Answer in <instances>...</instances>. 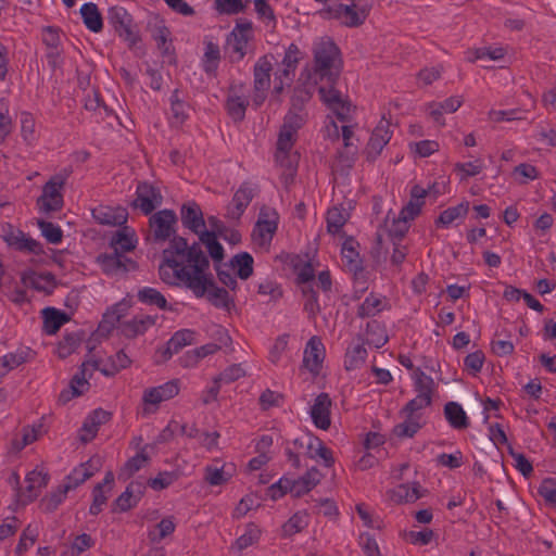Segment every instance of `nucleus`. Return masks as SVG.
Listing matches in <instances>:
<instances>
[{"label":"nucleus","mask_w":556,"mask_h":556,"mask_svg":"<svg viewBox=\"0 0 556 556\" xmlns=\"http://www.w3.org/2000/svg\"><path fill=\"white\" fill-rule=\"evenodd\" d=\"M341 247L342 261L348 270L353 273L355 276L363 274L364 266L363 260L359 256V252L355 249L354 245Z\"/></svg>","instance_id":"obj_40"},{"label":"nucleus","mask_w":556,"mask_h":556,"mask_svg":"<svg viewBox=\"0 0 556 556\" xmlns=\"http://www.w3.org/2000/svg\"><path fill=\"white\" fill-rule=\"evenodd\" d=\"M0 238L5 243H35V241L26 238L20 229L9 223L0 224Z\"/></svg>","instance_id":"obj_46"},{"label":"nucleus","mask_w":556,"mask_h":556,"mask_svg":"<svg viewBox=\"0 0 556 556\" xmlns=\"http://www.w3.org/2000/svg\"><path fill=\"white\" fill-rule=\"evenodd\" d=\"M254 7L257 17L267 27H274L276 25V17L274 11L266 0H254Z\"/></svg>","instance_id":"obj_61"},{"label":"nucleus","mask_w":556,"mask_h":556,"mask_svg":"<svg viewBox=\"0 0 556 556\" xmlns=\"http://www.w3.org/2000/svg\"><path fill=\"white\" fill-rule=\"evenodd\" d=\"M92 218L108 226H121L126 223L128 213L122 206L98 205L91 211Z\"/></svg>","instance_id":"obj_17"},{"label":"nucleus","mask_w":556,"mask_h":556,"mask_svg":"<svg viewBox=\"0 0 556 556\" xmlns=\"http://www.w3.org/2000/svg\"><path fill=\"white\" fill-rule=\"evenodd\" d=\"M249 0H215V8L220 14H238L242 12Z\"/></svg>","instance_id":"obj_60"},{"label":"nucleus","mask_w":556,"mask_h":556,"mask_svg":"<svg viewBox=\"0 0 556 556\" xmlns=\"http://www.w3.org/2000/svg\"><path fill=\"white\" fill-rule=\"evenodd\" d=\"M149 225L155 239L166 241L176 232L177 216L172 210H161L150 217Z\"/></svg>","instance_id":"obj_10"},{"label":"nucleus","mask_w":556,"mask_h":556,"mask_svg":"<svg viewBox=\"0 0 556 556\" xmlns=\"http://www.w3.org/2000/svg\"><path fill=\"white\" fill-rule=\"evenodd\" d=\"M513 175L518 184L526 185L539 178V170L531 164L522 163L514 168Z\"/></svg>","instance_id":"obj_51"},{"label":"nucleus","mask_w":556,"mask_h":556,"mask_svg":"<svg viewBox=\"0 0 556 556\" xmlns=\"http://www.w3.org/2000/svg\"><path fill=\"white\" fill-rule=\"evenodd\" d=\"M99 457H91L86 463H81L78 467L74 468L68 476H66L64 480V491H71L87 481L96 471L99 470Z\"/></svg>","instance_id":"obj_15"},{"label":"nucleus","mask_w":556,"mask_h":556,"mask_svg":"<svg viewBox=\"0 0 556 556\" xmlns=\"http://www.w3.org/2000/svg\"><path fill=\"white\" fill-rule=\"evenodd\" d=\"M469 202L465 200L443 210L435 219V225L439 228H450L462 224L469 212Z\"/></svg>","instance_id":"obj_27"},{"label":"nucleus","mask_w":556,"mask_h":556,"mask_svg":"<svg viewBox=\"0 0 556 556\" xmlns=\"http://www.w3.org/2000/svg\"><path fill=\"white\" fill-rule=\"evenodd\" d=\"M382 301L370 293L357 308L359 318H367L377 315L381 311Z\"/></svg>","instance_id":"obj_52"},{"label":"nucleus","mask_w":556,"mask_h":556,"mask_svg":"<svg viewBox=\"0 0 556 556\" xmlns=\"http://www.w3.org/2000/svg\"><path fill=\"white\" fill-rule=\"evenodd\" d=\"M179 380L173 379L161 386L147 389L143 392V402L147 404L157 405L161 402L168 401L179 393Z\"/></svg>","instance_id":"obj_23"},{"label":"nucleus","mask_w":556,"mask_h":556,"mask_svg":"<svg viewBox=\"0 0 556 556\" xmlns=\"http://www.w3.org/2000/svg\"><path fill=\"white\" fill-rule=\"evenodd\" d=\"M179 478L176 471H162L155 478H150L147 484L154 491H161L172 485Z\"/></svg>","instance_id":"obj_54"},{"label":"nucleus","mask_w":556,"mask_h":556,"mask_svg":"<svg viewBox=\"0 0 556 556\" xmlns=\"http://www.w3.org/2000/svg\"><path fill=\"white\" fill-rule=\"evenodd\" d=\"M392 137L390 121L382 117L374 128L365 153L369 160L377 159Z\"/></svg>","instance_id":"obj_12"},{"label":"nucleus","mask_w":556,"mask_h":556,"mask_svg":"<svg viewBox=\"0 0 556 556\" xmlns=\"http://www.w3.org/2000/svg\"><path fill=\"white\" fill-rule=\"evenodd\" d=\"M290 492L294 496L293 480L282 477L267 489V495L276 501Z\"/></svg>","instance_id":"obj_55"},{"label":"nucleus","mask_w":556,"mask_h":556,"mask_svg":"<svg viewBox=\"0 0 556 556\" xmlns=\"http://www.w3.org/2000/svg\"><path fill=\"white\" fill-rule=\"evenodd\" d=\"M271 71V61L264 56L257 61L254 67V88L255 96L253 102L261 105L265 100V91L269 86V73Z\"/></svg>","instance_id":"obj_16"},{"label":"nucleus","mask_w":556,"mask_h":556,"mask_svg":"<svg viewBox=\"0 0 556 556\" xmlns=\"http://www.w3.org/2000/svg\"><path fill=\"white\" fill-rule=\"evenodd\" d=\"M112 414L102 408L94 409L91 414L87 416L85 419L80 431L83 432L79 435V440L83 443H88L94 439L97 435L100 426L106 424L111 419Z\"/></svg>","instance_id":"obj_22"},{"label":"nucleus","mask_w":556,"mask_h":556,"mask_svg":"<svg viewBox=\"0 0 556 556\" xmlns=\"http://www.w3.org/2000/svg\"><path fill=\"white\" fill-rule=\"evenodd\" d=\"M538 493L540 496L544 498V501L556 507V480L553 478H545L541 485L538 489Z\"/></svg>","instance_id":"obj_63"},{"label":"nucleus","mask_w":556,"mask_h":556,"mask_svg":"<svg viewBox=\"0 0 556 556\" xmlns=\"http://www.w3.org/2000/svg\"><path fill=\"white\" fill-rule=\"evenodd\" d=\"M505 54L506 50L503 47H483L468 50L465 54V59L471 63L485 59L491 61H501Z\"/></svg>","instance_id":"obj_38"},{"label":"nucleus","mask_w":556,"mask_h":556,"mask_svg":"<svg viewBox=\"0 0 556 556\" xmlns=\"http://www.w3.org/2000/svg\"><path fill=\"white\" fill-rule=\"evenodd\" d=\"M422 189L425 191V199L430 197L437 200L439 197L451 192V178L445 173L438 174L433 179L428 180L427 186Z\"/></svg>","instance_id":"obj_34"},{"label":"nucleus","mask_w":556,"mask_h":556,"mask_svg":"<svg viewBox=\"0 0 556 556\" xmlns=\"http://www.w3.org/2000/svg\"><path fill=\"white\" fill-rule=\"evenodd\" d=\"M332 401L328 393L321 392L315 399L311 407V417L315 427L321 430H328L331 426L330 408Z\"/></svg>","instance_id":"obj_18"},{"label":"nucleus","mask_w":556,"mask_h":556,"mask_svg":"<svg viewBox=\"0 0 556 556\" xmlns=\"http://www.w3.org/2000/svg\"><path fill=\"white\" fill-rule=\"evenodd\" d=\"M66 177L63 175L53 176L43 187L42 194L38 199V206L45 213L53 212L62 206L61 190Z\"/></svg>","instance_id":"obj_9"},{"label":"nucleus","mask_w":556,"mask_h":556,"mask_svg":"<svg viewBox=\"0 0 556 556\" xmlns=\"http://www.w3.org/2000/svg\"><path fill=\"white\" fill-rule=\"evenodd\" d=\"M367 350L364 344H356L348 349L344 358V366L346 370L359 368L366 361Z\"/></svg>","instance_id":"obj_44"},{"label":"nucleus","mask_w":556,"mask_h":556,"mask_svg":"<svg viewBox=\"0 0 556 556\" xmlns=\"http://www.w3.org/2000/svg\"><path fill=\"white\" fill-rule=\"evenodd\" d=\"M146 448L147 446L142 447L140 452L125 463L123 470L127 472L128 477L139 471L150 462V456L147 454Z\"/></svg>","instance_id":"obj_59"},{"label":"nucleus","mask_w":556,"mask_h":556,"mask_svg":"<svg viewBox=\"0 0 556 556\" xmlns=\"http://www.w3.org/2000/svg\"><path fill=\"white\" fill-rule=\"evenodd\" d=\"M43 331L47 334H55L60 328L71 320V316L54 307L42 309Z\"/></svg>","instance_id":"obj_30"},{"label":"nucleus","mask_w":556,"mask_h":556,"mask_svg":"<svg viewBox=\"0 0 556 556\" xmlns=\"http://www.w3.org/2000/svg\"><path fill=\"white\" fill-rule=\"evenodd\" d=\"M194 341V331L190 329H181L176 331L167 341L166 346L160 349L161 362L168 361L174 354L179 353L185 346L192 344Z\"/></svg>","instance_id":"obj_25"},{"label":"nucleus","mask_w":556,"mask_h":556,"mask_svg":"<svg viewBox=\"0 0 556 556\" xmlns=\"http://www.w3.org/2000/svg\"><path fill=\"white\" fill-rule=\"evenodd\" d=\"M431 404V396H426V394H417L414 399L408 401L400 410V415L404 417L405 420L393 428V433L401 439L413 438L422 428V424L420 422L421 414L419 410Z\"/></svg>","instance_id":"obj_6"},{"label":"nucleus","mask_w":556,"mask_h":556,"mask_svg":"<svg viewBox=\"0 0 556 556\" xmlns=\"http://www.w3.org/2000/svg\"><path fill=\"white\" fill-rule=\"evenodd\" d=\"M409 224L402 217L387 216L383 227L378 230V243L401 240L409 229Z\"/></svg>","instance_id":"obj_24"},{"label":"nucleus","mask_w":556,"mask_h":556,"mask_svg":"<svg viewBox=\"0 0 556 556\" xmlns=\"http://www.w3.org/2000/svg\"><path fill=\"white\" fill-rule=\"evenodd\" d=\"M253 257L248 252H240L230 260V266L237 269V276L242 280L253 275Z\"/></svg>","instance_id":"obj_39"},{"label":"nucleus","mask_w":556,"mask_h":556,"mask_svg":"<svg viewBox=\"0 0 556 556\" xmlns=\"http://www.w3.org/2000/svg\"><path fill=\"white\" fill-rule=\"evenodd\" d=\"M154 324L155 317L138 315L128 321L122 323L121 330L126 338H135L139 334H143Z\"/></svg>","instance_id":"obj_31"},{"label":"nucleus","mask_w":556,"mask_h":556,"mask_svg":"<svg viewBox=\"0 0 556 556\" xmlns=\"http://www.w3.org/2000/svg\"><path fill=\"white\" fill-rule=\"evenodd\" d=\"M454 169L459 180H467L468 178L477 176L482 172L483 162L481 160H476L470 162L456 163Z\"/></svg>","instance_id":"obj_48"},{"label":"nucleus","mask_w":556,"mask_h":556,"mask_svg":"<svg viewBox=\"0 0 556 556\" xmlns=\"http://www.w3.org/2000/svg\"><path fill=\"white\" fill-rule=\"evenodd\" d=\"M230 478H231V473L226 472L224 470V467H222V468H217V467H213V466L205 467L204 479L211 485H223V484L227 483Z\"/></svg>","instance_id":"obj_62"},{"label":"nucleus","mask_w":556,"mask_h":556,"mask_svg":"<svg viewBox=\"0 0 556 556\" xmlns=\"http://www.w3.org/2000/svg\"><path fill=\"white\" fill-rule=\"evenodd\" d=\"M176 525L174 517L163 518L153 529L149 530L148 539L151 543H160L174 533Z\"/></svg>","instance_id":"obj_41"},{"label":"nucleus","mask_w":556,"mask_h":556,"mask_svg":"<svg viewBox=\"0 0 556 556\" xmlns=\"http://www.w3.org/2000/svg\"><path fill=\"white\" fill-rule=\"evenodd\" d=\"M20 122L23 140L28 144L34 143L37 139L36 123L34 116L28 112H22Z\"/></svg>","instance_id":"obj_49"},{"label":"nucleus","mask_w":556,"mask_h":556,"mask_svg":"<svg viewBox=\"0 0 556 556\" xmlns=\"http://www.w3.org/2000/svg\"><path fill=\"white\" fill-rule=\"evenodd\" d=\"M138 300L144 304L155 305L161 309H172L165 296L154 288L146 287L138 291Z\"/></svg>","instance_id":"obj_42"},{"label":"nucleus","mask_w":556,"mask_h":556,"mask_svg":"<svg viewBox=\"0 0 556 556\" xmlns=\"http://www.w3.org/2000/svg\"><path fill=\"white\" fill-rule=\"evenodd\" d=\"M426 204L425 191L422 186L416 184L412 187L409 192L408 202L402 207L399 213V216L402 217L409 225L410 223L420 215L424 206Z\"/></svg>","instance_id":"obj_21"},{"label":"nucleus","mask_w":556,"mask_h":556,"mask_svg":"<svg viewBox=\"0 0 556 556\" xmlns=\"http://www.w3.org/2000/svg\"><path fill=\"white\" fill-rule=\"evenodd\" d=\"M283 402V395L270 389L262 392L258 399L260 406L263 410H268L271 407H279Z\"/></svg>","instance_id":"obj_64"},{"label":"nucleus","mask_w":556,"mask_h":556,"mask_svg":"<svg viewBox=\"0 0 556 556\" xmlns=\"http://www.w3.org/2000/svg\"><path fill=\"white\" fill-rule=\"evenodd\" d=\"M444 416L454 429H466L469 427V419L463 408L457 402H447L444 405Z\"/></svg>","instance_id":"obj_33"},{"label":"nucleus","mask_w":556,"mask_h":556,"mask_svg":"<svg viewBox=\"0 0 556 556\" xmlns=\"http://www.w3.org/2000/svg\"><path fill=\"white\" fill-rule=\"evenodd\" d=\"M86 332L78 330L76 332L65 333L58 344V356L61 359L68 357L74 353L85 339Z\"/></svg>","instance_id":"obj_36"},{"label":"nucleus","mask_w":556,"mask_h":556,"mask_svg":"<svg viewBox=\"0 0 556 556\" xmlns=\"http://www.w3.org/2000/svg\"><path fill=\"white\" fill-rule=\"evenodd\" d=\"M350 214L343 207L333 206L328 210L326 215L327 232L332 236L333 240L343 238V227L345 226Z\"/></svg>","instance_id":"obj_28"},{"label":"nucleus","mask_w":556,"mask_h":556,"mask_svg":"<svg viewBox=\"0 0 556 556\" xmlns=\"http://www.w3.org/2000/svg\"><path fill=\"white\" fill-rule=\"evenodd\" d=\"M17 250L34 254L38 263H54L60 267H64V250L49 249V253L43 251V245H15Z\"/></svg>","instance_id":"obj_29"},{"label":"nucleus","mask_w":556,"mask_h":556,"mask_svg":"<svg viewBox=\"0 0 556 556\" xmlns=\"http://www.w3.org/2000/svg\"><path fill=\"white\" fill-rule=\"evenodd\" d=\"M253 34L252 24L250 22L237 24L232 29L228 39L230 50L236 54L237 59H242L247 52L248 42Z\"/></svg>","instance_id":"obj_19"},{"label":"nucleus","mask_w":556,"mask_h":556,"mask_svg":"<svg viewBox=\"0 0 556 556\" xmlns=\"http://www.w3.org/2000/svg\"><path fill=\"white\" fill-rule=\"evenodd\" d=\"M80 14L84 24L90 31L99 33L102 29V17L94 3H84L80 8Z\"/></svg>","instance_id":"obj_37"},{"label":"nucleus","mask_w":556,"mask_h":556,"mask_svg":"<svg viewBox=\"0 0 556 556\" xmlns=\"http://www.w3.org/2000/svg\"><path fill=\"white\" fill-rule=\"evenodd\" d=\"M298 54L299 51L294 45H291L286 51V55L282 61L283 68L281 71V75L277 77L280 79V84L275 86L276 93L281 92L285 83L289 84L291 81V78L294 74L295 64L298 62Z\"/></svg>","instance_id":"obj_32"},{"label":"nucleus","mask_w":556,"mask_h":556,"mask_svg":"<svg viewBox=\"0 0 556 556\" xmlns=\"http://www.w3.org/2000/svg\"><path fill=\"white\" fill-rule=\"evenodd\" d=\"M181 223L185 228L198 236L200 243H218L224 239L229 243H238L240 237L238 232L225 228L224 224L216 216L204 218L200 205L195 201H188L180 208Z\"/></svg>","instance_id":"obj_2"},{"label":"nucleus","mask_w":556,"mask_h":556,"mask_svg":"<svg viewBox=\"0 0 556 556\" xmlns=\"http://www.w3.org/2000/svg\"><path fill=\"white\" fill-rule=\"evenodd\" d=\"M135 481L130 482L126 490L114 501V505L121 511H128L138 504V495L135 494Z\"/></svg>","instance_id":"obj_47"},{"label":"nucleus","mask_w":556,"mask_h":556,"mask_svg":"<svg viewBox=\"0 0 556 556\" xmlns=\"http://www.w3.org/2000/svg\"><path fill=\"white\" fill-rule=\"evenodd\" d=\"M163 197L160 189L149 182H141L136 189V199L132 206L139 208L144 214H151L162 204Z\"/></svg>","instance_id":"obj_11"},{"label":"nucleus","mask_w":556,"mask_h":556,"mask_svg":"<svg viewBox=\"0 0 556 556\" xmlns=\"http://www.w3.org/2000/svg\"><path fill=\"white\" fill-rule=\"evenodd\" d=\"M315 73L313 83L304 84V91L301 98L306 101L309 98L311 89L317 84V77L327 78L332 83L340 74L342 62L337 46L330 39H321L315 47Z\"/></svg>","instance_id":"obj_3"},{"label":"nucleus","mask_w":556,"mask_h":556,"mask_svg":"<svg viewBox=\"0 0 556 556\" xmlns=\"http://www.w3.org/2000/svg\"><path fill=\"white\" fill-rule=\"evenodd\" d=\"M296 134L292 132L289 125L282 126L277 140L275 161L282 169V179L286 185L291 182L296 173L299 154L293 150Z\"/></svg>","instance_id":"obj_5"},{"label":"nucleus","mask_w":556,"mask_h":556,"mask_svg":"<svg viewBox=\"0 0 556 556\" xmlns=\"http://www.w3.org/2000/svg\"><path fill=\"white\" fill-rule=\"evenodd\" d=\"M38 227L41 232V236L50 243H59L62 240L63 232L59 225L39 220Z\"/></svg>","instance_id":"obj_58"},{"label":"nucleus","mask_w":556,"mask_h":556,"mask_svg":"<svg viewBox=\"0 0 556 556\" xmlns=\"http://www.w3.org/2000/svg\"><path fill=\"white\" fill-rule=\"evenodd\" d=\"M325 358V346L318 337H312L304 351V366L313 374H318Z\"/></svg>","instance_id":"obj_26"},{"label":"nucleus","mask_w":556,"mask_h":556,"mask_svg":"<svg viewBox=\"0 0 556 556\" xmlns=\"http://www.w3.org/2000/svg\"><path fill=\"white\" fill-rule=\"evenodd\" d=\"M321 479V473L316 467L308 469L304 476L293 480L294 497H301L315 488Z\"/></svg>","instance_id":"obj_35"},{"label":"nucleus","mask_w":556,"mask_h":556,"mask_svg":"<svg viewBox=\"0 0 556 556\" xmlns=\"http://www.w3.org/2000/svg\"><path fill=\"white\" fill-rule=\"evenodd\" d=\"M413 377L415 379L414 388L417 394H426V396L432 397L434 388L433 379L426 375L420 368L415 369Z\"/></svg>","instance_id":"obj_50"},{"label":"nucleus","mask_w":556,"mask_h":556,"mask_svg":"<svg viewBox=\"0 0 556 556\" xmlns=\"http://www.w3.org/2000/svg\"><path fill=\"white\" fill-rule=\"evenodd\" d=\"M279 215L276 210L264 207L260 211L253 228L252 237L255 243H270L278 229Z\"/></svg>","instance_id":"obj_8"},{"label":"nucleus","mask_w":556,"mask_h":556,"mask_svg":"<svg viewBox=\"0 0 556 556\" xmlns=\"http://www.w3.org/2000/svg\"><path fill=\"white\" fill-rule=\"evenodd\" d=\"M216 334H218V340H219L220 344L207 343L200 348L194 349L195 353L198 354L200 359L204 358L205 356L216 353L218 350H220L222 345L227 346L231 343V338L229 337V334L225 328L218 327Z\"/></svg>","instance_id":"obj_45"},{"label":"nucleus","mask_w":556,"mask_h":556,"mask_svg":"<svg viewBox=\"0 0 556 556\" xmlns=\"http://www.w3.org/2000/svg\"><path fill=\"white\" fill-rule=\"evenodd\" d=\"M439 143L435 140H421L409 143L410 152L417 157H428L439 151Z\"/></svg>","instance_id":"obj_56"},{"label":"nucleus","mask_w":556,"mask_h":556,"mask_svg":"<svg viewBox=\"0 0 556 556\" xmlns=\"http://www.w3.org/2000/svg\"><path fill=\"white\" fill-rule=\"evenodd\" d=\"M13 123L10 115L9 103L4 99H0V142L11 134Z\"/></svg>","instance_id":"obj_57"},{"label":"nucleus","mask_w":556,"mask_h":556,"mask_svg":"<svg viewBox=\"0 0 556 556\" xmlns=\"http://www.w3.org/2000/svg\"><path fill=\"white\" fill-rule=\"evenodd\" d=\"M319 93L323 102L338 117L339 121H346L352 112V105L343 94L333 87H320Z\"/></svg>","instance_id":"obj_13"},{"label":"nucleus","mask_w":556,"mask_h":556,"mask_svg":"<svg viewBox=\"0 0 556 556\" xmlns=\"http://www.w3.org/2000/svg\"><path fill=\"white\" fill-rule=\"evenodd\" d=\"M188 117V106L175 92L170 97V119L174 125H181Z\"/></svg>","instance_id":"obj_53"},{"label":"nucleus","mask_w":556,"mask_h":556,"mask_svg":"<svg viewBox=\"0 0 556 556\" xmlns=\"http://www.w3.org/2000/svg\"><path fill=\"white\" fill-rule=\"evenodd\" d=\"M203 278V285L205 288V294L207 301L217 308H225L227 311L233 306V300L229 296L228 291L225 288H219L215 285L212 275H206V270H202L199 274Z\"/></svg>","instance_id":"obj_14"},{"label":"nucleus","mask_w":556,"mask_h":556,"mask_svg":"<svg viewBox=\"0 0 556 556\" xmlns=\"http://www.w3.org/2000/svg\"><path fill=\"white\" fill-rule=\"evenodd\" d=\"M370 8L371 0H350L345 3L329 4L320 11V14L344 26L357 27L366 21Z\"/></svg>","instance_id":"obj_4"},{"label":"nucleus","mask_w":556,"mask_h":556,"mask_svg":"<svg viewBox=\"0 0 556 556\" xmlns=\"http://www.w3.org/2000/svg\"><path fill=\"white\" fill-rule=\"evenodd\" d=\"M114 248L112 253H104L98 256V262L102 270L108 275H116L136 269L135 261L126 257V252H132L137 245H111Z\"/></svg>","instance_id":"obj_7"},{"label":"nucleus","mask_w":556,"mask_h":556,"mask_svg":"<svg viewBox=\"0 0 556 556\" xmlns=\"http://www.w3.org/2000/svg\"><path fill=\"white\" fill-rule=\"evenodd\" d=\"M260 536H261L260 528L255 523L250 522L247 525L244 533L241 534L235 541L232 548H237L239 552H242L243 549L248 548L249 546L257 543L260 540Z\"/></svg>","instance_id":"obj_43"},{"label":"nucleus","mask_w":556,"mask_h":556,"mask_svg":"<svg viewBox=\"0 0 556 556\" xmlns=\"http://www.w3.org/2000/svg\"><path fill=\"white\" fill-rule=\"evenodd\" d=\"M208 266V257L201 245H170L163 251L159 273L165 283L177 285V281H181L197 298H203L205 288L199 274L207 270Z\"/></svg>","instance_id":"obj_1"},{"label":"nucleus","mask_w":556,"mask_h":556,"mask_svg":"<svg viewBox=\"0 0 556 556\" xmlns=\"http://www.w3.org/2000/svg\"><path fill=\"white\" fill-rule=\"evenodd\" d=\"M254 195V188L250 182H243L237 189L231 202L227 207V215L232 219L241 217Z\"/></svg>","instance_id":"obj_20"}]
</instances>
